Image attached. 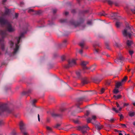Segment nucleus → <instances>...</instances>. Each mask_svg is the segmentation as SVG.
Segmentation results:
<instances>
[{
    "instance_id": "f257e3e1",
    "label": "nucleus",
    "mask_w": 135,
    "mask_h": 135,
    "mask_svg": "<svg viewBox=\"0 0 135 135\" xmlns=\"http://www.w3.org/2000/svg\"><path fill=\"white\" fill-rule=\"evenodd\" d=\"M10 12L9 9L6 8L5 12L2 13L1 16H0V25H6L7 30L9 32H12L15 30L14 27L13 26L11 23L4 18V17L9 15Z\"/></svg>"
},
{
    "instance_id": "f03ea898",
    "label": "nucleus",
    "mask_w": 135,
    "mask_h": 135,
    "mask_svg": "<svg viewBox=\"0 0 135 135\" xmlns=\"http://www.w3.org/2000/svg\"><path fill=\"white\" fill-rule=\"evenodd\" d=\"M26 31L21 33L20 36L18 37H16L14 41L9 42L10 46V49L13 55L16 54L18 51L19 48V45L20 41L21 38L23 37L24 34L26 33Z\"/></svg>"
},
{
    "instance_id": "7ed1b4c3",
    "label": "nucleus",
    "mask_w": 135,
    "mask_h": 135,
    "mask_svg": "<svg viewBox=\"0 0 135 135\" xmlns=\"http://www.w3.org/2000/svg\"><path fill=\"white\" fill-rule=\"evenodd\" d=\"M8 35V32L5 30H0V35L2 38H0V45L2 51H4V38L7 37Z\"/></svg>"
},
{
    "instance_id": "20e7f679",
    "label": "nucleus",
    "mask_w": 135,
    "mask_h": 135,
    "mask_svg": "<svg viewBox=\"0 0 135 135\" xmlns=\"http://www.w3.org/2000/svg\"><path fill=\"white\" fill-rule=\"evenodd\" d=\"M5 111L8 113H11L12 110L8 108L7 104L0 103V115H2L3 113Z\"/></svg>"
},
{
    "instance_id": "39448f33",
    "label": "nucleus",
    "mask_w": 135,
    "mask_h": 135,
    "mask_svg": "<svg viewBox=\"0 0 135 135\" xmlns=\"http://www.w3.org/2000/svg\"><path fill=\"white\" fill-rule=\"evenodd\" d=\"M123 35L125 37H128L130 38L132 35L131 28L129 26L127 27L122 31Z\"/></svg>"
},
{
    "instance_id": "423d86ee",
    "label": "nucleus",
    "mask_w": 135,
    "mask_h": 135,
    "mask_svg": "<svg viewBox=\"0 0 135 135\" xmlns=\"http://www.w3.org/2000/svg\"><path fill=\"white\" fill-rule=\"evenodd\" d=\"M68 62V64L65 66V67L66 68H69L76 64V60L74 59L69 60Z\"/></svg>"
},
{
    "instance_id": "0eeeda50",
    "label": "nucleus",
    "mask_w": 135,
    "mask_h": 135,
    "mask_svg": "<svg viewBox=\"0 0 135 135\" xmlns=\"http://www.w3.org/2000/svg\"><path fill=\"white\" fill-rule=\"evenodd\" d=\"M20 129L24 135H28V133L25 130V126L23 122H21L20 124Z\"/></svg>"
},
{
    "instance_id": "6e6552de",
    "label": "nucleus",
    "mask_w": 135,
    "mask_h": 135,
    "mask_svg": "<svg viewBox=\"0 0 135 135\" xmlns=\"http://www.w3.org/2000/svg\"><path fill=\"white\" fill-rule=\"evenodd\" d=\"M78 129L79 130L82 131L83 133H84L86 132V130L89 129V128L87 125H86L82 127L79 126Z\"/></svg>"
},
{
    "instance_id": "1a4fd4ad",
    "label": "nucleus",
    "mask_w": 135,
    "mask_h": 135,
    "mask_svg": "<svg viewBox=\"0 0 135 135\" xmlns=\"http://www.w3.org/2000/svg\"><path fill=\"white\" fill-rule=\"evenodd\" d=\"M88 62L87 61H82L81 63V65L83 67V70L84 71L87 70L89 69V68L86 67V65L88 64Z\"/></svg>"
},
{
    "instance_id": "9d476101",
    "label": "nucleus",
    "mask_w": 135,
    "mask_h": 135,
    "mask_svg": "<svg viewBox=\"0 0 135 135\" xmlns=\"http://www.w3.org/2000/svg\"><path fill=\"white\" fill-rule=\"evenodd\" d=\"M97 119V117L95 115H93L92 116V118H88L87 119V121L88 123L91 122L92 123H93L92 122L93 120L95 121Z\"/></svg>"
},
{
    "instance_id": "9b49d317",
    "label": "nucleus",
    "mask_w": 135,
    "mask_h": 135,
    "mask_svg": "<svg viewBox=\"0 0 135 135\" xmlns=\"http://www.w3.org/2000/svg\"><path fill=\"white\" fill-rule=\"evenodd\" d=\"M81 103L79 102L76 105V106L77 107V109L76 111V112L77 113H79L83 111V109L82 108H80L79 107V106L81 104Z\"/></svg>"
},
{
    "instance_id": "f8f14e48",
    "label": "nucleus",
    "mask_w": 135,
    "mask_h": 135,
    "mask_svg": "<svg viewBox=\"0 0 135 135\" xmlns=\"http://www.w3.org/2000/svg\"><path fill=\"white\" fill-rule=\"evenodd\" d=\"M116 105L117 108H119L118 110H117L115 108H113L112 110L114 111L116 113H117L119 111H120L122 109V108L121 107H120L119 105L117 102L116 103Z\"/></svg>"
},
{
    "instance_id": "ddd939ff",
    "label": "nucleus",
    "mask_w": 135,
    "mask_h": 135,
    "mask_svg": "<svg viewBox=\"0 0 135 135\" xmlns=\"http://www.w3.org/2000/svg\"><path fill=\"white\" fill-rule=\"evenodd\" d=\"M102 78L99 79V78H95L93 79V82L97 84L99 83L101 80Z\"/></svg>"
},
{
    "instance_id": "4468645a",
    "label": "nucleus",
    "mask_w": 135,
    "mask_h": 135,
    "mask_svg": "<svg viewBox=\"0 0 135 135\" xmlns=\"http://www.w3.org/2000/svg\"><path fill=\"white\" fill-rule=\"evenodd\" d=\"M123 60V57L120 55L119 57L115 61V62L117 63V62H121Z\"/></svg>"
},
{
    "instance_id": "2eb2a0df",
    "label": "nucleus",
    "mask_w": 135,
    "mask_h": 135,
    "mask_svg": "<svg viewBox=\"0 0 135 135\" xmlns=\"http://www.w3.org/2000/svg\"><path fill=\"white\" fill-rule=\"evenodd\" d=\"M82 82L83 84H87L88 83L87 78H83L82 79Z\"/></svg>"
},
{
    "instance_id": "dca6fc26",
    "label": "nucleus",
    "mask_w": 135,
    "mask_h": 135,
    "mask_svg": "<svg viewBox=\"0 0 135 135\" xmlns=\"http://www.w3.org/2000/svg\"><path fill=\"white\" fill-rule=\"evenodd\" d=\"M123 84V83L121 81L120 82H117L116 84L115 87L116 88H118L119 87L122 85Z\"/></svg>"
},
{
    "instance_id": "f3484780",
    "label": "nucleus",
    "mask_w": 135,
    "mask_h": 135,
    "mask_svg": "<svg viewBox=\"0 0 135 135\" xmlns=\"http://www.w3.org/2000/svg\"><path fill=\"white\" fill-rule=\"evenodd\" d=\"M132 43V42L131 40H128L127 42V47H129Z\"/></svg>"
},
{
    "instance_id": "a211bd4d",
    "label": "nucleus",
    "mask_w": 135,
    "mask_h": 135,
    "mask_svg": "<svg viewBox=\"0 0 135 135\" xmlns=\"http://www.w3.org/2000/svg\"><path fill=\"white\" fill-rule=\"evenodd\" d=\"M128 114L130 117H132L135 115V112H130Z\"/></svg>"
},
{
    "instance_id": "6ab92c4d",
    "label": "nucleus",
    "mask_w": 135,
    "mask_h": 135,
    "mask_svg": "<svg viewBox=\"0 0 135 135\" xmlns=\"http://www.w3.org/2000/svg\"><path fill=\"white\" fill-rule=\"evenodd\" d=\"M96 66L95 65H93L90 67L88 68H89V69H91V71H93L95 70L96 68Z\"/></svg>"
},
{
    "instance_id": "aec40b11",
    "label": "nucleus",
    "mask_w": 135,
    "mask_h": 135,
    "mask_svg": "<svg viewBox=\"0 0 135 135\" xmlns=\"http://www.w3.org/2000/svg\"><path fill=\"white\" fill-rule=\"evenodd\" d=\"M81 70H79L76 72V75L78 77H79L81 75Z\"/></svg>"
},
{
    "instance_id": "412c9836",
    "label": "nucleus",
    "mask_w": 135,
    "mask_h": 135,
    "mask_svg": "<svg viewBox=\"0 0 135 135\" xmlns=\"http://www.w3.org/2000/svg\"><path fill=\"white\" fill-rule=\"evenodd\" d=\"M99 15L100 16H106L107 14L105 13L104 11H103L102 12H100L99 14Z\"/></svg>"
},
{
    "instance_id": "4be33fe9",
    "label": "nucleus",
    "mask_w": 135,
    "mask_h": 135,
    "mask_svg": "<svg viewBox=\"0 0 135 135\" xmlns=\"http://www.w3.org/2000/svg\"><path fill=\"white\" fill-rule=\"evenodd\" d=\"M94 53L96 54L98 53L99 51V49L96 48L94 46Z\"/></svg>"
},
{
    "instance_id": "5701e85b",
    "label": "nucleus",
    "mask_w": 135,
    "mask_h": 135,
    "mask_svg": "<svg viewBox=\"0 0 135 135\" xmlns=\"http://www.w3.org/2000/svg\"><path fill=\"white\" fill-rule=\"evenodd\" d=\"M112 17H114V18L116 19V17L118 16L117 14L116 13H113L112 15Z\"/></svg>"
},
{
    "instance_id": "b1692460",
    "label": "nucleus",
    "mask_w": 135,
    "mask_h": 135,
    "mask_svg": "<svg viewBox=\"0 0 135 135\" xmlns=\"http://www.w3.org/2000/svg\"><path fill=\"white\" fill-rule=\"evenodd\" d=\"M114 97L115 98V99H117L120 98L121 97V95H114Z\"/></svg>"
},
{
    "instance_id": "393cba45",
    "label": "nucleus",
    "mask_w": 135,
    "mask_h": 135,
    "mask_svg": "<svg viewBox=\"0 0 135 135\" xmlns=\"http://www.w3.org/2000/svg\"><path fill=\"white\" fill-rule=\"evenodd\" d=\"M121 24V23L119 22H117L116 23L115 25L117 27H119Z\"/></svg>"
},
{
    "instance_id": "a878e982",
    "label": "nucleus",
    "mask_w": 135,
    "mask_h": 135,
    "mask_svg": "<svg viewBox=\"0 0 135 135\" xmlns=\"http://www.w3.org/2000/svg\"><path fill=\"white\" fill-rule=\"evenodd\" d=\"M47 130L49 132H51L52 131V129L51 128L47 126L46 127Z\"/></svg>"
},
{
    "instance_id": "bb28decb",
    "label": "nucleus",
    "mask_w": 135,
    "mask_h": 135,
    "mask_svg": "<svg viewBox=\"0 0 135 135\" xmlns=\"http://www.w3.org/2000/svg\"><path fill=\"white\" fill-rule=\"evenodd\" d=\"M70 23L72 25H74L75 26H77V25H76L75 22L74 21H71L70 22Z\"/></svg>"
},
{
    "instance_id": "cd10ccee",
    "label": "nucleus",
    "mask_w": 135,
    "mask_h": 135,
    "mask_svg": "<svg viewBox=\"0 0 135 135\" xmlns=\"http://www.w3.org/2000/svg\"><path fill=\"white\" fill-rule=\"evenodd\" d=\"M127 77L126 76L121 81L123 83L124 82H125L127 79Z\"/></svg>"
},
{
    "instance_id": "c85d7f7f",
    "label": "nucleus",
    "mask_w": 135,
    "mask_h": 135,
    "mask_svg": "<svg viewBox=\"0 0 135 135\" xmlns=\"http://www.w3.org/2000/svg\"><path fill=\"white\" fill-rule=\"evenodd\" d=\"M37 100H36L35 99H34L33 100H32V104L33 105H34V104L35 103H36L37 102Z\"/></svg>"
},
{
    "instance_id": "c756f323",
    "label": "nucleus",
    "mask_w": 135,
    "mask_h": 135,
    "mask_svg": "<svg viewBox=\"0 0 135 135\" xmlns=\"http://www.w3.org/2000/svg\"><path fill=\"white\" fill-rule=\"evenodd\" d=\"M113 92L114 93L117 94L119 92V91L118 89L116 88L114 90Z\"/></svg>"
},
{
    "instance_id": "7c9ffc66",
    "label": "nucleus",
    "mask_w": 135,
    "mask_h": 135,
    "mask_svg": "<svg viewBox=\"0 0 135 135\" xmlns=\"http://www.w3.org/2000/svg\"><path fill=\"white\" fill-rule=\"evenodd\" d=\"M129 54L130 55H132L133 54L134 52L132 50H129Z\"/></svg>"
},
{
    "instance_id": "2f4dec72",
    "label": "nucleus",
    "mask_w": 135,
    "mask_h": 135,
    "mask_svg": "<svg viewBox=\"0 0 135 135\" xmlns=\"http://www.w3.org/2000/svg\"><path fill=\"white\" fill-rule=\"evenodd\" d=\"M66 20L64 19H61L60 20V22L61 23H63L65 22L66 21Z\"/></svg>"
},
{
    "instance_id": "473e14b6",
    "label": "nucleus",
    "mask_w": 135,
    "mask_h": 135,
    "mask_svg": "<svg viewBox=\"0 0 135 135\" xmlns=\"http://www.w3.org/2000/svg\"><path fill=\"white\" fill-rule=\"evenodd\" d=\"M90 113L89 111H87L86 113L85 114V116H88L90 114Z\"/></svg>"
},
{
    "instance_id": "72a5a7b5",
    "label": "nucleus",
    "mask_w": 135,
    "mask_h": 135,
    "mask_svg": "<svg viewBox=\"0 0 135 135\" xmlns=\"http://www.w3.org/2000/svg\"><path fill=\"white\" fill-rule=\"evenodd\" d=\"M52 115L53 117H54L59 116V115L58 114L55 113H52Z\"/></svg>"
},
{
    "instance_id": "f704fd0d",
    "label": "nucleus",
    "mask_w": 135,
    "mask_h": 135,
    "mask_svg": "<svg viewBox=\"0 0 135 135\" xmlns=\"http://www.w3.org/2000/svg\"><path fill=\"white\" fill-rule=\"evenodd\" d=\"M108 3L109 5H112L113 3V2L111 1H109V0L108 1Z\"/></svg>"
},
{
    "instance_id": "c9c22d12",
    "label": "nucleus",
    "mask_w": 135,
    "mask_h": 135,
    "mask_svg": "<svg viewBox=\"0 0 135 135\" xmlns=\"http://www.w3.org/2000/svg\"><path fill=\"white\" fill-rule=\"evenodd\" d=\"M104 90H105V89L104 88H102L101 89V90H100V93L101 94L103 93L104 92Z\"/></svg>"
},
{
    "instance_id": "e433bc0d",
    "label": "nucleus",
    "mask_w": 135,
    "mask_h": 135,
    "mask_svg": "<svg viewBox=\"0 0 135 135\" xmlns=\"http://www.w3.org/2000/svg\"><path fill=\"white\" fill-rule=\"evenodd\" d=\"M97 128H98V130H100L102 128V126H97Z\"/></svg>"
},
{
    "instance_id": "4c0bfd02",
    "label": "nucleus",
    "mask_w": 135,
    "mask_h": 135,
    "mask_svg": "<svg viewBox=\"0 0 135 135\" xmlns=\"http://www.w3.org/2000/svg\"><path fill=\"white\" fill-rule=\"evenodd\" d=\"M79 45L81 47H83L84 45V43L83 42L80 43Z\"/></svg>"
},
{
    "instance_id": "58836bf2",
    "label": "nucleus",
    "mask_w": 135,
    "mask_h": 135,
    "mask_svg": "<svg viewBox=\"0 0 135 135\" xmlns=\"http://www.w3.org/2000/svg\"><path fill=\"white\" fill-rule=\"evenodd\" d=\"M120 126L123 127H126V126L125 124H120Z\"/></svg>"
},
{
    "instance_id": "ea45409f",
    "label": "nucleus",
    "mask_w": 135,
    "mask_h": 135,
    "mask_svg": "<svg viewBox=\"0 0 135 135\" xmlns=\"http://www.w3.org/2000/svg\"><path fill=\"white\" fill-rule=\"evenodd\" d=\"M129 105V104L128 103H124L123 106L124 107L127 106Z\"/></svg>"
},
{
    "instance_id": "a19ab883",
    "label": "nucleus",
    "mask_w": 135,
    "mask_h": 135,
    "mask_svg": "<svg viewBox=\"0 0 135 135\" xmlns=\"http://www.w3.org/2000/svg\"><path fill=\"white\" fill-rule=\"evenodd\" d=\"M87 23L88 25H91L92 24V21H88Z\"/></svg>"
},
{
    "instance_id": "79ce46f5",
    "label": "nucleus",
    "mask_w": 135,
    "mask_h": 135,
    "mask_svg": "<svg viewBox=\"0 0 135 135\" xmlns=\"http://www.w3.org/2000/svg\"><path fill=\"white\" fill-rule=\"evenodd\" d=\"M116 131L117 132L119 133V135H123V134L122 133H121L120 132H122L121 131Z\"/></svg>"
},
{
    "instance_id": "37998d69",
    "label": "nucleus",
    "mask_w": 135,
    "mask_h": 135,
    "mask_svg": "<svg viewBox=\"0 0 135 135\" xmlns=\"http://www.w3.org/2000/svg\"><path fill=\"white\" fill-rule=\"evenodd\" d=\"M65 58V56H63L61 57V59L62 60H64Z\"/></svg>"
},
{
    "instance_id": "c03bdc74",
    "label": "nucleus",
    "mask_w": 135,
    "mask_h": 135,
    "mask_svg": "<svg viewBox=\"0 0 135 135\" xmlns=\"http://www.w3.org/2000/svg\"><path fill=\"white\" fill-rule=\"evenodd\" d=\"M119 116L120 117V120L122 119L123 118V116L122 114H120V115H119Z\"/></svg>"
},
{
    "instance_id": "a18cd8bd",
    "label": "nucleus",
    "mask_w": 135,
    "mask_h": 135,
    "mask_svg": "<svg viewBox=\"0 0 135 135\" xmlns=\"http://www.w3.org/2000/svg\"><path fill=\"white\" fill-rule=\"evenodd\" d=\"M74 122L75 123H79V121L78 120H74Z\"/></svg>"
},
{
    "instance_id": "49530a36",
    "label": "nucleus",
    "mask_w": 135,
    "mask_h": 135,
    "mask_svg": "<svg viewBox=\"0 0 135 135\" xmlns=\"http://www.w3.org/2000/svg\"><path fill=\"white\" fill-rule=\"evenodd\" d=\"M18 14L17 13H15V18H17L18 17Z\"/></svg>"
},
{
    "instance_id": "de8ad7c7",
    "label": "nucleus",
    "mask_w": 135,
    "mask_h": 135,
    "mask_svg": "<svg viewBox=\"0 0 135 135\" xmlns=\"http://www.w3.org/2000/svg\"><path fill=\"white\" fill-rule=\"evenodd\" d=\"M83 50H80L79 51V53L80 54H82L83 53Z\"/></svg>"
},
{
    "instance_id": "09e8293b",
    "label": "nucleus",
    "mask_w": 135,
    "mask_h": 135,
    "mask_svg": "<svg viewBox=\"0 0 135 135\" xmlns=\"http://www.w3.org/2000/svg\"><path fill=\"white\" fill-rule=\"evenodd\" d=\"M56 11H57L56 9H53V13H56Z\"/></svg>"
},
{
    "instance_id": "8fccbe9b",
    "label": "nucleus",
    "mask_w": 135,
    "mask_h": 135,
    "mask_svg": "<svg viewBox=\"0 0 135 135\" xmlns=\"http://www.w3.org/2000/svg\"><path fill=\"white\" fill-rule=\"evenodd\" d=\"M69 14V12H68L66 11L64 13V14L65 15H68Z\"/></svg>"
},
{
    "instance_id": "3c124183",
    "label": "nucleus",
    "mask_w": 135,
    "mask_h": 135,
    "mask_svg": "<svg viewBox=\"0 0 135 135\" xmlns=\"http://www.w3.org/2000/svg\"><path fill=\"white\" fill-rule=\"evenodd\" d=\"M75 12V10L74 9H72L71 10V12L72 13H74Z\"/></svg>"
},
{
    "instance_id": "603ef678",
    "label": "nucleus",
    "mask_w": 135,
    "mask_h": 135,
    "mask_svg": "<svg viewBox=\"0 0 135 135\" xmlns=\"http://www.w3.org/2000/svg\"><path fill=\"white\" fill-rule=\"evenodd\" d=\"M33 10L32 9H29L28 11V12H32L33 11Z\"/></svg>"
},
{
    "instance_id": "864d4df0",
    "label": "nucleus",
    "mask_w": 135,
    "mask_h": 135,
    "mask_svg": "<svg viewBox=\"0 0 135 135\" xmlns=\"http://www.w3.org/2000/svg\"><path fill=\"white\" fill-rule=\"evenodd\" d=\"M24 4V3L23 2H21L20 3V6H22Z\"/></svg>"
},
{
    "instance_id": "5fc2aeb1",
    "label": "nucleus",
    "mask_w": 135,
    "mask_h": 135,
    "mask_svg": "<svg viewBox=\"0 0 135 135\" xmlns=\"http://www.w3.org/2000/svg\"><path fill=\"white\" fill-rule=\"evenodd\" d=\"M114 120V119H113V118H112L111 119H110V121L111 122H113Z\"/></svg>"
},
{
    "instance_id": "6e6d98bb",
    "label": "nucleus",
    "mask_w": 135,
    "mask_h": 135,
    "mask_svg": "<svg viewBox=\"0 0 135 135\" xmlns=\"http://www.w3.org/2000/svg\"><path fill=\"white\" fill-rule=\"evenodd\" d=\"M38 120L39 121H40V118L38 114Z\"/></svg>"
},
{
    "instance_id": "4d7b16f0",
    "label": "nucleus",
    "mask_w": 135,
    "mask_h": 135,
    "mask_svg": "<svg viewBox=\"0 0 135 135\" xmlns=\"http://www.w3.org/2000/svg\"><path fill=\"white\" fill-rule=\"evenodd\" d=\"M3 123V122L2 121H0V124H2Z\"/></svg>"
},
{
    "instance_id": "13d9d810",
    "label": "nucleus",
    "mask_w": 135,
    "mask_h": 135,
    "mask_svg": "<svg viewBox=\"0 0 135 135\" xmlns=\"http://www.w3.org/2000/svg\"><path fill=\"white\" fill-rule=\"evenodd\" d=\"M6 1V0H2V2L3 3H4Z\"/></svg>"
},
{
    "instance_id": "bf43d9fd",
    "label": "nucleus",
    "mask_w": 135,
    "mask_h": 135,
    "mask_svg": "<svg viewBox=\"0 0 135 135\" xmlns=\"http://www.w3.org/2000/svg\"><path fill=\"white\" fill-rule=\"evenodd\" d=\"M60 126V125L59 124H57L56 125V127H58L59 126Z\"/></svg>"
},
{
    "instance_id": "052dcab7",
    "label": "nucleus",
    "mask_w": 135,
    "mask_h": 135,
    "mask_svg": "<svg viewBox=\"0 0 135 135\" xmlns=\"http://www.w3.org/2000/svg\"><path fill=\"white\" fill-rule=\"evenodd\" d=\"M67 42V41L66 40H65L64 41H63V43H65Z\"/></svg>"
},
{
    "instance_id": "680f3d73",
    "label": "nucleus",
    "mask_w": 135,
    "mask_h": 135,
    "mask_svg": "<svg viewBox=\"0 0 135 135\" xmlns=\"http://www.w3.org/2000/svg\"><path fill=\"white\" fill-rule=\"evenodd\" d=\"M105 52H103L102 53V54H103V55H105Z\"/></svg>"
},
{
    "instance_id": "e2e57ef3",
    "label": "nucleus",
    "mask_w": 135,
    "mask_h": 135,
    "mask_svg": "<svg viewBox=\"0 0 135 135\" xmlns=\"http://www.w3.org/2000/svg\"><path fill=\"white\" fill-rule=\"evenodd\" d=\"M133 124L135 126V122H134L133 123Z\"/></svg>"
},
{
    "instance_id": "0e129e2a",
    "label": "nucleus",
    "mask_w": 135,
    "mask_h": 135,
    "mask_svg": "<svg viewBox=\"0 0 135 135\" xmlns=\"http://www.w3.org/2000/svg\"><path fill=\"white\" fill-rule=\"evenodd\" d=\"M128 72H129L130 71V69H129L127 70Z\"/></svg>"
},
{
    "instance_id": "69168bd1",
    "label": "nucleus",
    "mask_w": 135,
    "mask_h": 135,
    "mask_svg": "<svg viewBox=\"0 0 135 135\" xmlns=\"http://www.w3.org/2000/svg\"><path fill=\"white\" fill-rule=\"evenodd\" d=\"M133 104L135 106V103H133Z\"/></svg>"
},
{
    "instance_id": "338daca9",
    "label": "nucleus",
    "mask_w": 135,
    "mask_h": 135,
    "mask_svg": "<svg viewBox=\"0 0 135 135\" xmlns=\"http://www.w3.org/2000/svg\"><path fill=\"white\" fill-rule=\"evenodd\" d=\"M8 54H9L10 55V56H11L12 55L11 54H10L9 53Z\"/></svg>"
},
{
    "instance_id": "774afa93",
    "label": "nucleus",
    "mask_w": 135,
    "mask_h": 135,
    "mask_svg": "<svg viewBox=\"0 0 135 135\" xmlns=\"http://www.w3.org/2000/svg\"><path fill=\"white\" fill-rule=\"evenodd\" d=\"M125 135H129V134H125Z\"/></svg>"
}]
</instances>
